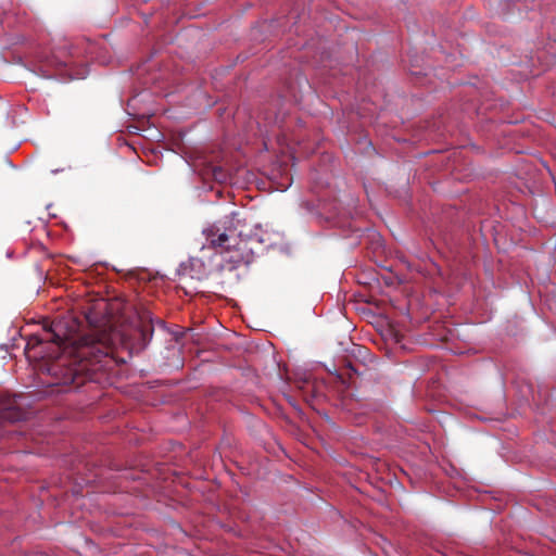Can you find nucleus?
I'll list each match as a JSON object with an SVG mask.
<instances>
[{
  "label": "nucleus",
  "instance_id": "obj_6",
  "mask_svg": "<svg viewBox=\"0 0 556 556\" xmlns=\"http://www.w3.org/2000/svg\"><path fill=\"white\" fill-rule=\"evenodd\" d=\"M3 167L1 168L3 172H11L14 169V165L8 157H3L1 161Z\"/></svg>",
  "mask_w": 556,
  "mask_h": 556
},
{
  "label": "nucleus",
  "instance_id": "obj_4",
  "mask_svg": "<svg viewBox=\"0 0 556 556\" xmlns=\"http://www.w3.org/2000/svg\"><path fill=\"white\" fill-rule=\"evenodd\" d=\"M11 409V403H7L5 401L0 399V417L5 419H11L12 416L9 413Z\"/></svg>",
  "mask_w": 556,
  "mask_h": 556
},
{
  "label": "nucleus",
  "instance_id": "obj_7",
  "mask_svg": "<svg viewBox=\"0 0 556 556\" xmlns=\"http://www.w3.org/2000/svg\"><path fill=\"white\" fill-rule=\"evenodd\" d=\"M222 173H224V174H231V173H230V169H226V168H223V167H215V168L213 169V173H212V174H213V175H216V174H222Z\"/></svg>",
  "mask_w": 556,
  "mask_h": 556
},
{
  "label": "nucleus",
  "instance_id": "obj_2",
  "mask_svg": "<svg viewBox=\"0 0 556 556\" xmlns=\"http://www.w3.org/2000/svg\"><path fill=\"white\" fill-rule=\"evenodd\" d=\"M206 245L202 251L212 248L216 250L215 256L219 257L220 270L232 271L242 266H249L255 256V245L258 240L255 237H242L236 230L222 231L213 225L203 230Z\"/></svg>",
  "mask_w": 556,
  "mask_h": 556
},
{
  "label": "nucleus",
  "instance_id": "obj_3",
  "mask_svg": "<svg viewBox=\"0 0 556 556\" xmlns=\"http://www.w3.org/2000/svg\"><path fill=\"white\" fill-rule=\"evenodd\" d=\"M257 188L266 191H286L292 185V176H255Z\"/></svg>",
  "mask_w": 556,
  "mask_h": 556
},
{
  "label": "nucleus",
  "instance_id": "obj_1",
  "mask_svg": "<svg viewBox=\"0 0 556 556\" xmlns=\"http://www.w3.org/2000/svg\"><path fill=\"white\" fill-rule=\"evenodd\" d=\"M62 330V323L54 321L51 332L45 340L52 341L62 349L60 363L62 366H68L65 383L79 384L80 376L91 379L93 374L102 369V363L109 356L111 349L104 336L92 332L72 341Z\"/></svg>",
  "mask_w": 556,
  "mask_h": 556
},
{
  "label": "nucleus",
  "instance_id": "obj_5",
  "mask_svg": "<svg viewBox=\"0 0 556 556\" xmlns=\"http://www.w3.org/2000/svg\"><path fill=\"white\" fill-rule=\"evenodd\" d=\"M189 262H190L191 266L194 268H198L199 271H205V264L203 263V261L201 258L191 257Z\"/></svg>",
  "mask_w": 556,
  "mask_h": 556
}]
</instances>
